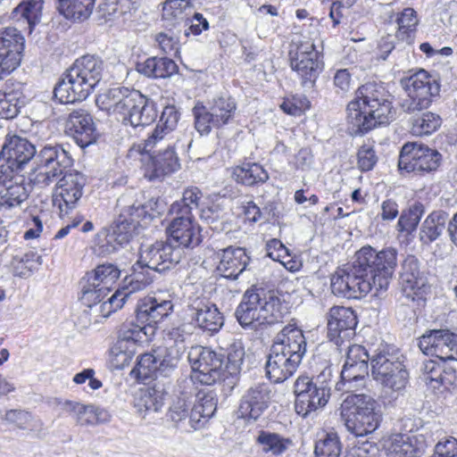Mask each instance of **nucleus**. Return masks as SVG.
Wrapping results in <instances>:
<instances>
[{"label":"nucleus","instance_id":"48","mask_svg":"<svg viewBox=\"0 0 457 457\" xmlns=\"http://www.w3.org/2000/svg\"><path fill=\"white\" fill-rule=\"evenodd\" d=\"M425 213V207L420 202H414L408 208L402 211L396 224V229L399 232L411 234L414 232Z\"/></svg>","mask_w":457,"mask_h":457},{"label":"nucleus","instance_id":"55","mask_svg":"<svg viewBox=\"0 0 457 457\" xmlns=\"http://www.w3.org/2000/svg\"><path fill=\"white\" fill-rule=\"evenodd\" d=\"M133 267L134 272L124 278L121 287L124 291L129 293V296L145 289L154 281V276L149 270L145 269L138 271L136 264Z\"/></svg>","mask_w":457,"mask_h":457},{"label":"nucleus","instance_id":"42","mask_svg":"<svg viewBox=\"0 0 457 457\" xmlns=\"http://www.w3.org/2000/svg\"><path fill=\"white\" fill-rule=\"evenodd\" d=\"M43 9L41 0H22L12 12V19L14 21H25L29 25V33L40 21Z\"/></svg>","mask_w":457,"mask_h":457},{"label":"nucleus","instance_id":"63","mask_svg":"<svg viewBox=\"0 0 457 457\" xmlns=\"http://www.w3.org/2000/svg\"><path fill=\"white\" fill-rule=\"evenodd\" d=\"M218 400L216 395L210 391L204 394L203 396H199V400L194 405L198 408L202 413H204V420H208L212 418L217 410Z\"/></svg>","mask_w":457,"mask_h":457},{"label":"nucleus","instance_id":"23","mask_svg":"<svg viewBox=\"0 0 457 457\" xmlns=\"http://www.w3.org/2000/svg\"><path fill=\"white\" fill-rule=\"evenodd\" d=\"M357 317L351 308L333 306L328 313V337L337 345L354 335Z\"/></svg>","mask_w":457,"mask_h":457},{"label":"nucleus","instance_id":"30","mask_svg":"<svg viewBox=\"0 0 457 457\" xmlns=\"http://www.w3.org/2000/svg\"><path fill=\"white\" fill-rule=\"evenodd\" d=\"M202 197L203 192L198 187H187L182 194V198L170 205L169 213L172 217L171 221H195L193 211L199 208Z\"/></svg>","mask_w":457,"mask_h":457},{"label":"nucleus","instance_id":"49","mask_svg":"<svg viewBox=\"0 0 457 457\" xmlns=\"http://www.w3.org/2000/svg\"><path fill=\"white\" fill-rule=\"evenodd\" d=\"M228 217L229 214L220 204L212 203L200 210L201 220L207 223L212 230L217 232H221L226 229Z\"/></svg>","mask_w":457,"mask_h":457},{"label":"nucleus","instance_id":"7","mask_svg":"<svg viewBox=\"0 0 457 457\" xmlns=\"http://www.w3.org/2000/svg\"><path fill=\"white\" fill-rule=\"evenodd\" d=\"M173 309L170 300H162L156 297L141 299L136 309V320L128 321L120 326L118 335V343L134 348L136 344L150 339L154 334L155 325L164 317H167Z\"/></svg>","mask_w":457,"mask_h":457},{"label":"nucleus","instance_id":"41","mask_svg":"<svg viewBox=\"0 0 457 457\" xmlns=\"http://www.w3.org/2000/svg\"><path fill=\"white\" fill-rule=\"evenodd\" d=\"M29 197V191L24 184L23 177H16L6 187L0 189V205L5 209L21 206Z\"/></svg>","mask_w":457,"mask_h":457},{"label":"nucleus","instance_id":"26","mask_svg":"<svg viewBox=\"0 0 457 457\" xmlns=\"http://www.w3.org/2000/svg\"><path fill=\"white\" fill-rule=\"evenodd\" d=\"M193 11L191 0H166L162 13L164 28L182 32L183 28L188 25Z\"/></svg>","mask_w":457,"mask_h":457},{"label":"nucleus","instance_id":"44","mask_svg":"<svg viewBox=\"0 0 457 457\" xmlns=\"http://www.w3.org/2000/svg\"><path fill=\"white\" fill-rule=\"evenodd\" d=\"M165 393L156 387H148L141 391L137 398L135 407L145 418L151 412H158L164 404Z\"/></svg>","mask_w":457,"mask_h":457},{"label":"nucleus","instance_id":"24","mask_svg":"<svg viewBox=\"0 0 457 457\" xmlns=\"http://www.w3.org/2000/svg\"><path fill=\"white\" fill-rule=\"evenodd\" d=\"M270 393V386L265 383H258L249 387L240 399L239 417L247 420H257L269 407Z\"/></svg>","mask_w":457,"mask_h":457},{"label":"nucleus","instance_id":"39","mask_svg":"<svg viewBox=\"0 0 457 457\" xmlns=\"http://www.w3.org/2000/svg\"><path fill=\"white\" fill-rule=\"evenodd\" d=\"M232 177L237 183L248 187L262 184L269 179L267 170L256 162H245L236 166Z\"/></svg>","mask_w":457,"mask_h":457},{"label":"nucleus","instance_id":"62","mask_svg":"<svg viewBox=\"0 0 457 457\" xmlns=\"http://www.w3.org/2000/svg\"><path fill=\"white\" fill-rule=\"evenodd\" d=\"M189 404L185 397H178L169 409L167 417L176 425L183 423L188 417Z\"/></svg>","mask_w":457,"mask_h":457},{"label":"nucleus","instance_id":"53","mask_svg":"<svg viewBox=\"0 0 457 457\" xmlns=\"http://www.w3.org/2000/svg\"><path fill=\"white\" fill-rule=\"evenodd\" d=\"M342 452V444L335 432L326 433L323 437L315 443L314 453L316 457H339Z\"/></svg>","mask_w":457,"mask_h":457},{"label":"nucleus","instance_id":"33","mask_svg":"<svg viewBox=\"0 0 457 457\" xmlns=\"http://www.w3.org/2000/svg\"><path fill=\"white\" fill-rule=\"evenodd\" d=\"M425 442L416 436L396 434L387 447L388 457H420L425 452Z\"/></svg>","mask_w":457,"mask_h":457},{"label":"nucleus","instance_id":"9","mask_svg":"<svg viewBox=\"0 0 457 457\" xmlns=\"http://www.w3.org/2000/svg\"><path fill=\"white\" fill-rule=\"evenodd\" d=\"M117 208L120 210L118 218L108 228L99 234V242L96 246L99 255H109L127 245L132 238L138 223L134 219V216H140L137 214L138 208H136L135 202L129 195H123L118 198Z\"/></svg>","mask_w":457,"mask_h":457},{"label":"nucleus","instance_id":"61","mask_svg":"<svg viewBox=\"0 0 457 457\" xmlns=\"http://www.w3.org/2000/svg\"><path fill=\"white\" fill-rule=\"evenodd\" d=\"M267 256L271 258L273 261L278 262L283 264L286 268L291 269L287 264L290 261L287 259L290 258L289 250L282 244V242L277 238L270 239L266 244Z\"/></svg>","mask_w":457,"mask_h":457},{"label":"nucleus","instance_id":"12","mask_svg":"<svg viewBox=\"0 0 457 457\" xmlns=\"http://www.w3.org/2000/svg\"><path fill=\"white\" fill-rule=\"evenodd\" d=\"M237 110V103L231 96H221L212 99L210 106L197 102L192 109L195 128L200 135H208L212 128L220 129L228 124Z\"/></svg>","mask_w":457,"mask_h":457},{"label":"nucleus","instance_id":"38","mask_svg":"<svg viewBox=\"0 0 457 457\" xmlns=\"http://www.w3.org/2000/svg\"><path fill=\"white\" fill-rule=\"evenodd\" d=\"M369 370L370 366L362 367V365L345 361L340 374L341 380L337 383L336 388L339 391H351L363 387L369 375Z\"/></svg>","mask_w":457,"mask_h":457},{"label":"nucleus","instance_id":"6","mask_svg":"<svg viewBox=\"0 0 457 457\" xmlns=\"http://www.w3.org/2000/svg\"><path fill=\"white\" fill-rule=\"evenodd\" d=\"M104 62L96 55H84L62 74L54 89V96L61 104L86 100L103 79Z\"/></svg>","mask_w":457,"mask_h":457},{"label":"nucleus","instance_id":"50","mask_svg":"<svg viewBox=\"0 0 457 457\" xmlns=\"http://www.w3.org/2000/svg\"><path fill=\"white\" fill-rule=\"evenodd\" d=\"M182 348L175 349L172 347H164L154 351L156 353L159 376L170 377L178 368L181 360Z\"/></svg>","mask_w":457,"mask_h":457},{"label":"nucleus","instance_id":"16","mask_svg":"<svg viewBox=\"0 0 457 457\" xmlns=\"http://www.w3.org/2000/svg\"><path fill=\"white\" fill-rule=\"evenodd\" d=\"M290 66L301 79L303 87L312 88L315 85L323 63L319 52L312 42L298 45L295 50L289 51Z\"/></svg>","mask_w":457,"mask_h":457},{"label":"nucleus","instance_id":"25","mask_svg":"<svg viewBox=\"0 0 457 457\" xmlns=\"http://www.w3.org/2000/svg\"><path fill=\"white\" fill-rule=\"evenodd\" d=\"M190 317L195 325L211 334L220 331L224 325V317L216 304L205 298H195L188 306Z\"/></svg>","mask_w":457,"mask_h":457},{"label":"nucleus","instance_id":"31","mask_svg":"<svg viewBox=\"0 0 457 457\" xmlns=\"http://www.w3.org/2000/svg\"><path fill=\"white\" fill-rule=\"evenodd\" d=\"M179 168L180 162L174 146L168 145L164 150H159L156 154L152 155L145 176L149 180L159 179L177 171Z\"/></svg>","mask_w":457,"mask_h":457},{"label":"nucleus","instance_id":"35","mask_svg":"<svg viewBox=\"0 0 457 457\" xmlns=\"http://www.w3.org/2000/svg\"><path fill=\"white\" fill-rule=\"evenodd\" d=\"M136 70L147 78L165 79L177 72L178 65L170 58L154 56L137 62Z\"/></svg>","mask_w":457,"mask_h":457},{"label":"nucleus","instance_id":"58","mask_svg":"<svg viewBox=\"0 0 457 457\" xmlns=\"http://www.w3.org/2000/svg\"><path fill=\"white\" fill-rule=\"evenodd\" d=\"M181 33L166 29V31L160 32L155 36V41L163 53L177 56L179 51V36Z\"/></svg>","mask_w":457,"mask_h":457},{"label":"nucleus","instance_id":"60","mask_svg":"<svg viewBox=\"0 0 457 457\" xmlns=\"http://www.w3.org/2000/svg\"><path fill=\"white\" fill-rule=\"evenodd\" d=\"M357 164L361 171L371 170L378 162L374 146L370 143L363 144L357 153Z\"/></svg>","mask_w":457,"mask_h":457},{"label":"nucleus","instance_id":"45","mask_svg":"<svg viewBox=\"0 0 457 457\" xmlns=\"http://www.w3.org/2000/svg\"><path fill=\"white\" fill-rule=\"evenodd\" d=\"M157 117L156 104L143 95V101L137 104L132 112L128 116L127 124L136 128L146 126L155 120Z\"/></svg>","mask_w":457,"mask_h":457},{"label":"nucleus","instance_id":"1","mask_svg":"<svg viewBox=\"0 0 457 457\" xmlns=\"http://www.w3.org/2000/svg\"><path fill=\"white\" fill-rule=\"evenodd\" d=\"M397 264V251L393 247L378 252L370 245L355 253V260L346 269H339L331 278L334 295L360 299L370 292L375 296L386 292Z\"/></svg>","mask_w":457,"mask_h":457},{"label":"nucleus","instance_id":"3","mask_svg":"<svg viewBox=\"0 0 457 457\" xmlns=\"http://www.w3.org/2000/svg\"><path fill=\"white\" fill-rule=\"evenodd\" d=\"M0 158L21 170L34 160L36 167L29 174V180L38 187H46L54 179L57 170L71 164L70 152L62 145H46L39 151L27 138L16 135L7 136L2 145Z\"/></svg>","mask_w":457,"mask_h":457},{"label":"nucleus","instance_id":"34","mask_svg":"<svg viewBox=\"0 0 457 457\" xmlns=\"http://www.w3.org/2000/svg\"><path fill=\"white\" fill-rule=\"evenodd\" d=\"M420 370L422 372V380L434 389H437L441 386L447 387L455 382V370L453 369L445 370L436 360L424 361Z\"/></svg>","mask_w":457,"mask_h":457},{"label":"nucleus","instance_id":"14","mask_svg":"<svg viewBox=\"0 0 457 457\" xmlns=\"http://www.w3.org/2000/svg\"><path fill=\"white\" fill-rule=\"evenodd\" d=\"M440 162L441 154L437 150L417 142H408L400 151L398 168L402 172L421 175L436 170Z\"/></svg>","mask_w":457,"mask_h":457},{"label":"nucleus","instance_id":"64","mask_svg":"<svg viewBox=\"0 0 457 457\" xmlns=\"http://www.w3.org/2000/svg\"><path fill=\"white\" fill-rule=\"evenodd\" d=\"M180 118V113L174 105H167L163 108L158 125L163 127L170 133L176 129Z\"/></svg>","mask_w":457,"mask_h":457},{"label":"nucleus","instance_id":"21","mask_svg":"<svg viewBox=\"0 0 457 457\" xmlns=\"http://www.w3.org/2000/svg\"><path fill=\"white\" fill-rule=\"evenodd\" d=\"M414 255H408L401 264L400 283L404 295L414 301L422 298L428 288V278Z\"/></svg>","mask_w":457,"mask_h":457},{"label":"nucleus","instance_id":"56","mask_svg":"<svg viewBox=\"0 0 457 457\" xmlns=\"http://www.w3.org/2000/svg\"><path fill=\"white\" fill-rule=\"evenodd\" d=\"M137 379L146 380L159 376L156 353H146L141 354L137 360V365L132 370Z\"/></svg>","mask_w":457,"mask_h":457},{"label":"nucleus","instance_id":"4","mask_svg":"<svg viewBox=\"0 0 457 457\" xmlns=\"http://www.w3.org/2000/svg\"><path fill=\"white\" fill-rule=\"evenodd\" d=\"M406 97L401 102L402 110L413 114L411 119V132L416 136L430 135L440 128L441 117L432 112H423L430 107L439 96L437 80L423 69L401 79Z\"/></svg>","mask_w":457,"mask_h":457},{"label":"nucleus","instance_id":"59","mask_svg":"<svg viewBox=\"0 0 457 457\" xmlns=\"http://www.w3.org/2000/svg\"><path fill=\"white\" fill-rule=\"evenodd\" d=\"M244 356L245 350L241 345L234 344L228 348L227 362L223 365L224 378H227L226 374L234 376L239 373Z\"/></svg>","mask_w":457,"mask_h":457},{"label":"nucleus","instance_id":"36","mask_svg":"<svg viewBox=\"0 0 457 457\" xmlns=\"http://www.w3.org/2000/svg\"><path fill=\"white\" fill-rule=\"evenodd\" d=\"M449 215L442 210L434 211L427 216L420 230V240L423 244L436 241L445 230Z\"/></svg>","mask_w":457,"mask_h":457},{"label":"nucleus","instance_id":"28","mask_svg":"<svg viewBox=\"0 0 457 457\" xmlns=\"http://www.w3.org/2000/svg\"><path fill=\"white\" fill-rule=\"evenodd\" d=\"M26 103L24 85L18 81H6L0 90V118L11 120L17 117Z\"/></svg>","mask_w":457,"mask_h":457},{"label":"nucleus","instance_id":"54","mask_svg":"<svg viewBox=\"0 0 457 457\" xmlns=\"http://www.w3.org/2000/svg\"><path fill=\"white\" fill-rule=\"evenodd\" d=\"M41 256L33 251L22 254H16L12 257L11 266L15 276L29 277L37 264H41Z\"/></svg>","mask_w":457,"mask_h":457},{"label":"nucleus","instance_id":"11","mask_svg":"<svg viewBox=\"0 0 457 457\" xmlns=\"http://www.w3.org/2000/svg\"><path fill=\"white\" fill-rule=\"evenodd\" d=\"M71 164L57 170L56 176L49 185L56 182L53 203L60 210V214H68L70 210L77 207L79 201L84 194L87 177L77 170H71L73 158L70 154Z\"/></svg>","mask_w":457,"mask_h":457},{"label":"nucleus","instance_id":"32","mask_svg":"<svg viewBox=\"0 0 457 457\" xmlns=\"http://www.w3.org/2000/svg\"><path fill=\"white\" fill-rule=\"evenodd\" d=\"M201 228L196 221H170L167 228L170 242L179 246L194 248L202 242Z\"/></svg>","mask_w":457,"mask_h":457},{"label":"nucleus","instance_id":"57","mask_svg":"<svg viewBox=\"0 0 457 457\" xmlns=\"http://www.w3.org/2000/svg\"><path fill=\"white\" fill-rule=\"evenodd\" d=\"M134 353V348H130L129 345H123L121 343L116 342L111 348L109 354V362L112 368L114 370H122L126 366L129 365Z\"/></svg>","mask_w":457,"mask_h":457},{"label":"nucleus","instance_id":"2","mask_svg":"<svg viewBox=\"0 0 457 457\" xmlns=\"http://www.w3.org/2000/svg\"><path fill=\"white\" fill-rule=\"evenodd\" d=\"M403 359L398 349L388 345L370 350L360 345H352L347 346L345 361L362 367L370 366L373 378L382 386L383 404L393 407L403 395L409 383V372Z\"/></svg>","mask_w":457,"mask_h":457},{"label":"nucleus","instance_id":"10","mask_svg":"<svg viewBox=\"0 0 457 457\" xmlns=\"http://www.w3.org/2000/svg\"><path fill=\"white\" fill-rule=\"evenodd\" d=\"M333 370L326 367L318 376H299L294 384L295 409L306 418L327 405L331 395Z\"/></svg>","mask_w":457,"mask_h":457},{"label":"nucleus","instance_id":"40","mask_svg":"<svg viewBox=\"0 0 457 457\" xmlns=\"http://www.w3.org/2000/svg\"><path fill=\"white\" fill-rule=\"evenodd\" d=\"M96 0H57V10L66 19L87 20L92 13Z\"/></svg>","mask_w":457,"mask_h":457},{"label":"nucleus","instance_id":"47","mask_svg":"<svg viewBox=\"0 0 457 457\" xmlns=\"http://www.w3.org/2000/svg\"><path fill=\"white\" fill-rule=\"evenodd\" d=\"M120 275V270L117 266L112 263H104L96 266L94 270L87 272L84 277L87 278V281H92V283L110 292Z\"/></svg>","mask_w":457,"mask_h":457},{"label":"nucleus","instance_id":"20","mask_svg":"<svg viewBox=\"0 0 457 457\" xmlns=\"http://www.w3.org/2000/svg\"><path fill=\"white\" fill-rule=\"evenodd\" d=\"M419 347L440 361H457V334L448 329H432L420 337Z\"/></svg>","mask_w":457,"mask_h":457},{"label":"nucleus","instance_id":"8","mask_svg":"<svg viewBox=\"0 0 457 457\" xmlns=\"http://www.w3.org/2000/svg\"><path fill=\"white\" fill-rule=\"evenodd\" d=\"M377 407V402L369 395H348L340 407L341 418L346 429L357 437L373 433L382 420Z\"/></svg>","mask_w":457,"mask_h":457},{"label":"nucleus","instance_id":"22","mask_svg":"<svg viewBox=\"0 0 457 457\" xmlns=\"http://www.w3.org/2000/svg\"><path fill=\"white\" fill-rule=\"evenodd\" d=\"M263 299H265V289L262 287L253 286L244 293L235 312L237 320L242 328L256 329L262 324L261 303Z\"/></svg>","mask_w":457,"mask_h":457},{"label":"nucleus","instance_id":"43","mask_svg":"<svg viewBox=\"0 0 457 457\" xmlns=\"http://www.w3.org/2000/svg\"><path fill=\"white\" fill-rule=\"evenodd\" d=\"M299 367L293 366L290 361L268 354L265 364V373L267 378L273 383H282L292 377Z\"/></svg>","mask_w":457,"mask_h":457},{"label":"nucleus","instance_id":"18","mask_svg":"<svg viewBox=\"0 0 457 457\" xmlns=\"http://www.w3.org/2000/svg\"><path fill=\"white\" fill-rule=\"evenodd\" d=\"M180 258V249L171 242L157 241L141 249L136 265L141 270L162 273L178 264Z\"/></svg>","mask_w":457,"mask_h":457},{"label":"nucleus","instance_id":"52","mask_svg":"<svg viewBox=\"0 0 457 457\" xmlns=\"http://www.w3.org/2000/svg\"><path fill=\"white\" fill-rule=\"evenodd\" d=\"M81 287V303L87 307L93 309L101 303L104 297L109 294V291L97 286L92 281H87V278L83 277L80 280Z\"/></svg>","mask_w":457,"mask_h":457},{"label":"nucleus","instance_id":"15","mask_svg":"<svg viewBox=\"0 0 457 457\" xmlns=\"http://www.w3.org/2000/svg\"><path fill=\"white\" fill-rule=\"evenodd\" d=\"M306 339L301 328L293 324L285 326L273 338L270 353L299 367L306 353Z\"/></svg>","mask_w":457,"mask_h":457},{"label":"nucleus","instance_id":"27","mask_svg":"<svg viewBox=\"0 0 457 457\" xmlns=\"http://www.w3.org/2000/svg\"><path fill=\"white\" fill-rule=\"evenodd\" d=\"M67 128L81 148L88 146L96 140L93 118L84 109H79L70 113Z\"/></svg>","mask_w":457,"mask_h":457},{"label":"nucleus","instance_id":"17","mask_svg":"<svg viewBox=\"0 0 457 457\" xmlns=\"http://www.w3.org/2000/svg\"><path fill=\"white\" fill-rule=\"evenodd\" d=\"M143 94L134 88L116 87L109 88L97 96V106L109 113L118 114L121 121L127 124L128 116L138 103H142Z\"/></svg>","mask_w":457,"mask_h":457},{"label":"nucleus","instance_id":"46","mask_svg":"<svg viewBox=\"0 0 457 457\" xmlns=\"http://www.w3.org/2000/svg\"><path fill=\"white\" fill-rule=\"evenodd\" d=\"M395 21L397 23L396 38L411 44L415 37L419 23L417 12L412 8H405L397 14Z\"/></svg>","mask_w":457,"mask_h":457},{"label":"nucleus","instance_id":"13","mask_svg":"<svg viewBox=\"0 0 457 457\" xmlns=\"http://www.w3.org/2000/svg\"><path fill=\"white\" fill-rule=\"evenodd\" d=\"M192 368V379L212 386L224 378V356L209 347L192 346L187 354Z\"/></svg>","mask_w":457,"mask_h":457},{"label":"nucleus","instance_id":"51","mask_svg":"<svg viewBox=\"0 0 457 457\" xmlns=\"http://www.w3.org/2000/svg\"><path fill=\"white\" fill-rule=\"evenodd\" d=\"M256 442L262 446L264 453H271L274 455L282 454L291 444L290 439L266 430L259 432Z\"/></svg>","mask_w":457,"mask_h":457},{"label":"nucleus","instance_id":"37","mask_svg":"<svg viewBox=\"0 0 457 457\" xmlns=\"http://www.w3.org/2000/svg\"><path fill=\"white\" fill-rule=\"evenodd\" d=\"M261 312L262 324L272 325L283 321L289 313L288 303L276 295L273 292L265 290V299L262 300Z\"/></svg>","mask_w":457,"mask_h":457},{"label":"nucleus","instance_id":"29","mask_svg":"<svg viewBox=\"0 0 457 457\" xmlns=\"http://www.w3.org/2000/svg\"><path fill=\"white\" fill-rule=\"evenodd\" d=\"M249 263L250 257L245 249L228 247L222 251L217 270L222 277L237 279L247 269Z\"/></svg>","mask_w":457,"mask_h":457},{"label":"nucleus","instance_id":"19","mask_svg":"<svg viewBox=\"0 0 457 457\" xmlns=\"http://www.w3.org/2000/svg\"><path fill=\"white\" fill-rule=\"evenodd\" d=\"M25 38L13 27L0 29V79L15 71L21 62Z\"/></svg>","mask_w":457,"mask_h":457},{"label":"nucleus","instance_id":"5","mask_svg":"<svg viewBox=\"0 0 457 457\" xmlns=\"http://www.w3.org/2000/svg\"><path fill=\"white\" fill-rule=\"evenodd\" d=\"M348 131L353 136L363 135L377 126L395 120V110L390 95L375 83H366L355 92L346 107Z\"/></svg>","mask_w":457,"mask_h":457}]
</instances>
